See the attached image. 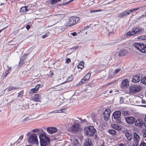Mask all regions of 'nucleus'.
<instances>
[{"label": "nucleus", "mask_w": 146, "mask_h": 146, "mask_svg": "<svg viewBox=\"0 0 146 146\" xmlns=\"http://www.w3.org/2000/svg\"><path fill=\"white\" fill-rule=\"evenodd\" d=\"M70 124L72 125L70 128V131L73 132H78L80 129V124L79 123V121L74 119H69Z\"/></svg>", "instance_id": "obj_1"}, {"label": "nucleus", "mask_w": 146, "mask_h": 146, "mask_svg": "<svg viewBox=\"0 0 146 146\" xmlns=\"http://www.w3.org/2000/svg\"><path fill=\"white\" fill-rule=\"evenodd\" d=\"M39 137L41 146H48L50 141V139L44 134L40 133Z\"/></svg>", "instance_id": "obj_2"}, {"label": "nucleus", "mask_w": 146, "mask_h": 146, "mask_svg": "<svg viewBox=\"0 0 146 146\" xmlns=\"http://www.w3.org/2000/svg\"><path fill=\"white\" fill-rule=\"evenodd\" d=\"M133 46L137 50L143 53H146V45L141 42H135Z\"/></svg>", "instance_id": "obj_3"}, {"label": "nucleus", "mask_w": 146, "mask_h": 146, "mask_svg": "<svg viewBox=\"0 0 146 146\" xmlns=\"http://www.w3.org/2000/svg\"><path fill=\"white\" fill-rule=\"evenodd\" d=\"M142 88V86L139 85H132L129 87V90L130 92L133 94L139 92Z\"/></svg>", "instance_id": "obj_4"}, {"label": "nucleus", "mask_w": 146, "mask_h": 146, "mask_svg": "<svg viewBox=\"0 0 146 146\" xmlns=\"http://www.w3.org/2000/svg\"><path fill=\"white\" fill-rule=\"evenodd\" d=\"M28 142L31 144H38V141L36 135L34 133L31 134L29 137Z\"/></svg>", "instance_id": "obj_5"}, {"label": "nucleus", "mask_w": 146, "mask_h": 146, "mask_svg": "<svg viewBox=\"0 0 146 146\" xmlns=\"http://www.w3.org/2000/svg\"><path fill=\"white\" fill-rule=\"evenodd\" d=\"M79 17H72L70 18L66 25V26H71L77 23L79 20Z\"/></svg>", "instance_id": "obj_6"}, {"label": "nucleus", "mask_w": 146, "mask_h": 146, "mask_svg": "<svg viewBox=\"0 0 146 146\" xmlns=\"http://www.w3.org/2000/svg\"><path fill=\"white\" fill-rule=\"evenodd\" d=\"M96 131L93 126H90L85 129V131L88 136H92L93 135Z\"/></svg>", "instance_id": "obj_7"}, {"label": "nucleus", "mask_w": 146, "mask_h": 146, "mask_svg": "<svg viewBox=\"0 0 146 146\" xmlns=\"http://www.w3.org/2000/svg\"><path fill=\"white\" fill-rule=\"evenodd\" d=\"M124 118L126 123L128 124H133L135 120V118L132 116L125 117Z\"/></svg>", "instance_id": "obj_8"}, {"label": "nucleus", "mask_w": 146, "mask_h": 146, "mask_svg": "<svg viewBox=\"0 0 146 146\" xmlns=\"http://www.w3.org/2000/svg\"><path fill=\"white\" fill-rule=\"evenodd\" d=\"M83 146H94L92 140L89 138L85 139L84 142Z\"/></svg>", "instance_id": "obj_9"}, {"label": "nucleus", "mask_w": 146, "mask_h": 146, "mask_svg": "<svg viewBox=\"0 0 146 146\" xmlns=\"http://www.w3.org/2000/svg\"><path fill=\"white\" fill-rule=\"evenodd\" d=\"M129 86V82L127 79H125L122 80L121 86V88L123 89L126 88Z\"/></svg>", "instance_id": "obj_10"}, {"label": "nucleus", "mask_w": 146, "mask_h": 146, "mask_svg": "<svg viewBox=\"0 0 146 146\" xmlns=\"http://www.w3.org/2000/svg\"><path fill=\"white\" fill-rule=\"evenodd\" d=\"M121 114V112L119 111H116L114 112L112 114V119L114 121L113 119H118L119 118Z\"/></svg>", "instance_id": "obj_11"}, {"label": "nucleus", "mask_w": 146, "mask_h": 146, "mask_svg": "<svg viewBox=\"0 0 146 146\" xmlns=\"http://www.w3.org/2000/svg\"><path fill=\"white\" fill-rule=\"evenodd\" d=\"M110 117V109H106L104 113V118L106 121H108Z\"/></svg>", "instance_id": "obj_12"}, {"label": "nucleus", "mask_w": 146, "mask_h": 146, "mask_svg": "<svg viewBox=\"0 0 146 146\" xmlns=\"http://www.w3.org/2000/svg\"><path fill=\"white\" fill-rule=\"evenodd\" d=\"M47 132L48 133L52 134L57 131V129L55 127H49L46 129Z\"/></svg>", "instance_id": "obj_13"}, {"label": "nucleus", "mask_w": 146, "mask_h": 146, "mask_svg": "<svg viewBox=\"0 0 146 146\" xmlns=\"http://www.w3.org/2000/svg\"><path fill=\"white\" fill-rule=\"evenodd\" d=\"M135 125L136 126L142 127L144 125L143 120L141 118H139L135 121Z\"/></svg>", "instance_id": "obj_14"}, {"label": "nucleus", "mask_w": 146, "mask_h": 146, "mask_svg": "<svg viewBox=\"0 0 146 146\" xmlns=\"http://www.w3.org/2000/svg\"><path fill=\"white\" fill-rule=\"evenodd\" d=\"M133 29L136 34L142 33L144 31L143 29H142L139 26L133 28Z\"/></svg>", "instance_id": "obj_15"}, {"label": "nucleus", "mask_w": 146, "mask_h": 146, "mask_svg": "<svg viewBox=\"0 0 146 146\" xmlns=\"http://www.w3.org/2000/svg\"><path fill=\"white\" fill-rule=\"evenodd\" d=\"M141 78L139 74H136L133 76L132 81L134 83H137L140 81Z\"/></svg>", "instance_id": "obj_16"}, {"label": "nucleus", "mask_w": 146, "mask_h": 146, "mask_svg": "<svg viewBox=\"0 0 146 146\" xmlns=\"http://www.w3.org/2000/svg\"><path fill=\"white\" fill-rule=\"evenodd\" d=\"M41 98L40 96L38 94H36L34 95L32 99L34 101L37 102H41L40 100Z\"/></svg>", "instance_id": "obj_17"}, {"label": "nucleus", "mask_w": 146, "mask_h": 146, "mask_svg": "<svg viewBox=\"0 0 146 146\" xmlns=\"http://www.w3.org/2000/svg\"><path fill=\"white\" fill-rule=\"evenodd\" d=\"M124 133L125 134L126 137L128 140H131L132 139L133 136L131 133L124 131Z\"/></svg>", "instance_id": "obj_18"}, {"label": "nucleus", "mask_w": 146, "mask_h": 146, "mask_svg": "<svg viewBox=\"0 0 146 146\" xmlns=\"http://www.w3.org/2000/svg\"><path fill=\"white\" fill-rule=\"evenodd\" d=\"M133 140L135 143H138L139 139H140L139 136L137 133L133 132Z\"/></svg>", "instance_id": "obj_19"}, {"label": "nucleus", "mask_w": 146, "mask_h": 146, "mask_svg": "<svg viewBox=\"0 0 146 146\" xmlns=\"http://www.w3.org/2000/svg\"><path fill=\"white\" fill-rule=\"evenodd\" d=\"M111 125L112 128L117 130H121L122 129L121 126L116 124H111Z\"/></svg>", "instance_id": "obj_20"}, {"label": "nucleus", "mask_w": 146, "mask_h": 146, "mask_svg": "<svg viewBox=\"0 0 146 146\" xmlns=\"http://www.w3.org/2000/svg\"><path fill=\"white\" fill-rule=\"evenodd\" d=\"M127 53V51L126 49H122L119 52L118 55L119 56H123L125 55Z\"/></svg>", "instance_id": "obj_21"}, {"label": "nucleus", "mask_w": 146, "mask_h": 146, "mask_svg": "<svg viewBox=\"0 0 146 146\" xmlns=\"http://www.w3.org/2000/svg\"><path fill=\"white\" fill-rule=\"evenodd\" d=\"M121 70V69L120 68H119L115 70L114 72L113 73V75H112V74L110 75V78L113 77L116 74H117Z\"/></svg>", "instance_id": "obj_22"}, {"label": "nucleus", "mask_w": 146, "mask_h": 146, "mask_svg": "<svg viewBox=\"0 0 146 146\" xmlns=\"http://www.w3.org/2000/svg\"><path fill=\"white\" fill-rule=\"evenodd\" d=\"M136 34L135 33L134 31V30L133 29V30L131 31H129L127 32L126 34V35L127 36H133V35H135Z\"/></svg>", "instance_id": "obj_23"}, {"label": "nucleus", "mask_w": 146, "mask_h": 146, "mask_svg": "<svg viewBox=\"0 0 146 146\" xmlns=\"http://www.w3.org/2000/svg\"><path fill=\"white\" fill-rule=\"evenodd\" d=\"M123 12L125 17L132 13L130 9H127L125 11H124Z\"/></svg>", "instance_id": "obj_24"}, {"label": "nucleus", "mask_w": 146, "mask_h": 146, "mask_svg": "<svg viewBox=\"0 0 146 146\" xmlns=\"http://www.w3.org/2000/svg\"><path fill=\"white\" fill-rule=\"evenodd\" d=\"M91 76V74L90 73H87L86 76L83 78L85 81H88L89 79Z\"/></svg>", "instance_id": "obj_25"}, {"label": "nucleus", "mask_w": 146, "mask_h": 146, "mask_svg": "<svg viewBox=\"0 0 146 146\" xmlns=\"http://www.w3.org/2000/svg\"><path fill=\"white\" fill-rule=\"evenodd\" d=\"M18 88L17 87H13V86H11L9 87V88L7 89V92H9L12 90H17L18 89Z\"/></svg>", "instance_id": "obj_26"}, {"label": "nucleus", "mask_w": 146, "mask_h": 146, "mask_svg": "<svg viewBox=\"0 0 146 146\" xmlns=\"http://www.w3.org/2000/svg\"><path fill=\"white\" fill-rule=\"evenodd\" d=\"M84 68V62L82 61L80 62L78 66V69H82Z\"/></svg>", "instance_id": "obj_27"}, {"label": "nucleus", "mask_w": 146, "mask_h": 146, "mask_svg": "<svg viewBox=\"0 0 146 146\" xmlns=\"http://www.w3.org/2000/svg\"><path fill=\"white\" fill-rule=\"evenodd\" d=\"M117 16L121 18H123L125 17L123 11L121 13H118L117 14Z\"/></svg>", "instance_id": "obj_28"}, {"label": "nucleus", "mask_w": 146, "mask_h": 146, "mask_svg": "<svg viewBox=\"0 0 146 146\" xmlns=\"http://www.w3.org/2000/svg\"><path fill=\"white\" fill-rule=\"evenodd\" d=\"M73 146H80V143L77 139H75L74 141Z\"/></svg>", "instance_id": "obj_29"}, {"label": "nucleus", "mask_w": 146, "mask_h": 146, "mask_svg": "<svg viewBox=\"0 0 146 146\" xmlns=\"http://www.w3.org/2000/svg\"><path fill=\"white\" fill-rule=\"evenodd\" d=\"M141 82L143 84L146 85V75L141 80Z\"/></svg>", "instance_id": "obj_30"}, {"label": "nucleus", "mask_w": 146, "mask_h": 146, "mask_svg": "<svg viewBox=\"0 0 146 146\" xmlns=\"http://www.w3.org/2000/svg\"><path fill=\"white\" fill-rule=\"evenodd\" d=\"M37 91V90H36V89L35 88L30 89L29 91V93L30 94H32L34 93H36Z\"/></svg>", "instance_id": "obj_31"}, {"label": "nucleus", "mask_w": 146, "mask_h": 146, "mask_svg": "<svg viewBox=\"0 0 146 146\" xmlns=\"http://www.w3.org/2000/svg\"><path fill=\"white\" fill-rule=\"evenodd\" d=\"M23 90L20 91L18 94V97H22L23 96Z\"/></svg>", "instance_id": "obj_32"}, {"label": "nucleus", "mask_w": 146, "mask_h": 146, "mask_svg": "<svg viewBox=\"0 0 146 146\" xmlns=\"http://www.w3.org/2000/svg\"><path fill=\"white\" fill-rule=\"evenodd\" d=\"M73 76L72 75H71L70 76L68 77L67 79V81L68 82H71L73 80Z\"/></svg>", "instance_id": "obj_33"}, {"label": "nucleus", "mask_w": 146, "mask_h": 146, "mask_svg": "<svg viewBox=\"0 0 146 146\" xmlns=\"http://www.w3.org/2000/svg\"><path fill=\"white\" fill-rule=\"evenodd\" d=\"M62 0H51V4L52 5H54L55 4L58 2L60 1H61Z\"/></svg>", "instance_id": "obj_34"}, {"label": "nucleus", "mask_w": 146, "mask_h": 146, "mask_svg": "<svg viewBox=\"0 0 146 146\" xmlns=\"http://www.w3.org/2000/svg\"><path fill=\"white\" fill-rule=\"evenodd\" d=\"M116 132L115 130L110 129V134L113 135L116 134Z\"/></svg>", "instance_id": "obj_35"}, {"label": "nucleus", "mask_w": 146, "mask_h": 146, "mask_svg": "<svg viewBox=\"0 0 146 146\" xmlns=\"http://www.w3.org/2000/svg\"><path fill=\"white\" fill-rule=\"evenodd\" d=\"M73 1V0H70V1L67 2H66V3H63V4H60V5H61V6H65V5H67V4H68L69 3H70L72 2V1Z\"/></svg>", "instance_id": "obj_36"}, {"label": "nucleus", "mask_w": 146, "mask_h": 146, "mask_svg": "<svg viewBox=\"0 0 146 146\" xmlns=\"http://www.w3.org/2000/svg\"><path fill=\"white\" fill-rule=\"evenodd\" d=\"M85 81V80H84L83 78H82L81 81H80L78 83L77 85L78 86L82 84V83H84Z\"/></svg>", "instance_id": "obj_37"}, {"label": "nucleus", "mask_w": 146, "mask_h": 146, "mask_svg": "<svg viewBox=\"0 0 146 146\" xmlns=\"http://www.w3.org/2000/svg\"><path fill=\"white\" fill-rule=\"evenodd\" d=\"M26 9V8L25 7H22L20 9V11L22 12H25Z\"/></svg>", "instance_id": "obj_38"}, {"label": "nucleus", "mask_w": 146, "mask_h": 146, "mask_svg": "<svg viewBox=\"0 0 146 146\" xmlns=\"http://www.w3.org/2000/svg\"><path fill=\"white\" fill-rule=\"evenodd\" d=\"M40 131V129H33L31 131L33 133H35L37 132H39Z\"/></svg>", "instance_id": "obj_39"}, {"label": "nucleus", "mask_w": 146, "mask_h": 146, "mask_svg": "<svg viewBox=\"0 0 146 146\" xmlns=\"http://www.w3.org/2000/svg\"><path fill=\"white\" fill-rule=\"evenodd\" d=\"M29 105L28 104L26 105H23L22 106L21 109H22V110L25 109Z\"/></svg>", "instance_id": "obj_40"}, {"label": "nucleus", "mask_w": 146, "mask_h": 146, "mask_svg": "<svg viewBox=\"0 0 146 146\" xmlns=\"http://www.w3.org/2000/svg\"><path fill=\"white\" fill-rule=\"evenodd\" d=\"M49 34V32H48L47 33H46L44 35H43V36H42V38H46V37H47V36H48Z\"/></svg>", "instance_id": "obj_41"}, {"label": "nucleus", "mask_w": 146, "mask_h": 146, "mask_svg": "<svg viewBox=\"0 0 146 146\" xmlns=\"http://www.w3.org/2000/svg\"><path fill=\"white\" fill-rule=\"evenodd\" d=\"M116 121V123H121V121L119 118H118V119H113Z\"/></svg>", "instance_id": "obj_42"}, {"label": "nucleus", "mask_w": 146, "mask_h": 146, "mask_svg": "<svg viewBox=\"0 0 146 146\" xmlns=\"http://www.w3.org/2000/svg\"><path fill=\"white\" fill-rule=\"evenodd\" d=\"M141 8V7H137V8H134L133 9H131V12L132 13L134 11H135Z\"/></svg>", "instance_id": "obj_43"}, {"label": "nucleus", "mask_w": 146, "mask_h": 146, "mask_svg": "<svg viewBox=\"0 0 146 146\" xmlns=\"http://www.w3.org/2000/svg\"><path fill=\"white\" fill-rule=\"evenodd\" d=\"M127 114H128V111H123L122 113V115H124V116L127 115Z\"/></svg>", "instance_id": "obj_44"}, {"label": "nucleus", "mask_w": 146, "mask_h": 146, "mask_svg": "<svg viewBox=\"0 0 146 146\" xmlns=\"http://www.w3.org/2000/svg\"><path fill=\"white\" fill-rule=\"evenodd\" d=\"M146 15V12H145L143 14V15H141V16H140V17H139L138 18L140 19V18H143L144 17H145L146 16V15Z\"/></svg>", "instance_id": "obj_45"}, {"label": "nucleus", "mask_w": 146, "mask_h": 146, "mask_svg": "<svg viewBox=\"0 0 146 146\" xmlns=\"http://www.w3.org/2000/svg\"><path fill=\"white\" fill-rule=\"evenodd\" d=\"M23 58H21L20 59V60L19 62V64H23Z\"/></svg>", "instance_id": "obj_46"}, {"label": "nucleus", "mask_w": 146, "mask_h": 146, "mask_svg": "<svg viewBox=\"0 0 146 146\" xmlns=\"http://www.w3.org/2000/svg\"><path fill=\"white\" fill-rule=\"evenodd\" d=\"M139 146H146V143L144 142H142Z\"/></svg>", "instance_id": "obj_47"}, {"label": "nucleus", "mask_w": 146, "mask_h": 146, "mask_svg": "<svg viewBox=\"0 0 146 146\" xmlns=\"http://www.w3.org/2000/svg\"><path fill=\"white\" fill-rule=\"evenodd\" d=\"M40 84H37L36 86L35 87V89H36V90H37V91H38L39 88L40 87Z\"/></svg>", "instance_id": "obj_48"}, {"label": "nucleus", "mask_w": 146, "mask_h": 146, "mask_svg": "<svg viewBox=\"0 0 146 146\" xmlns=\"http://www.w3.org/2000/svg\"><path fill=\"white\" fill-rule=\"evenodd\" d=\"M71 34L73 36H75L77 35V34L76 32H74L73 33H71Z\"/></svg>", "instance_id": "obj_49"}, {"label": "nucleus", "mask_w": 146, "mask_h": 146, "mask_svg": "<svg viewBox=\"0 0 146 146\" xmlns=\"http://www.w3.org/2000/svg\"><path fill=\"white\" fill-rule=\"evenodd\" d=\"M59 112V110H56L53 111L51 113H56Z\"/></svg>", "instance_id": "obj_50"}, {"label": "nucleus", "mask_w": 146, "mask_h": 146, "mask_svg": "<svg viewBox=\"0 0 146 146\" xmlns=\"http://www.w3.org/2000/svg\"><path fill=\"white\" fill-rule=\"evenodd\" d=\"M71 60L70 58H67L66 61V62H67V63H69L70 62Z\"/></svg>", "instance_id": "obj_51"}, {"label": "nucleus", "mask_w": 146, "mask_h": 146, "mask_svg": "<svg viewBox=\"0 0 146 146\" xmlns=\"http://www.w3.org/2000/svg\"><path fill=\"white\" fill-rule=\"evenodd\" d=\"M23 135H21L20 137H19V138L18 139V140H21L23 139Z\"/></svg>", "instance_id": "obj_52"}, {"label": "nucleus", "mask_w": 146, "mask_h": 146, "mask_svg": "<svg viewBox=\"0 0 146 146\" xmlns=\"http://www.w3.org/2000/svg\"><path fill=\"white\" fill-rule=\"evenodd\" d=\"M120 102L121 103H123V98H120Z\"/></svg>", "instance_id": "obj_53"}, {"label": "nucleus", "mask_w": 146, "mask_h": 146, "mask_svg": "<svg viewBox=\"0 0 146 146\" xmlns=\"http://www.w3.org/2000/svg\"><path fill=\"white\" fill-rule=\"evenodd\" d=\"M31 27L30 26V25H27L26 27V28L28 30Z\"/></svg>", "instance_id": "obj_54"}, {"label": "nucleus", "mask_w": 146, "mask_h": 146, "mask_svg": "<svg viewBox=\"0 0 146 146\" xmlns=\"http://www.w3.org/2000/svg\"><path fill=\"white\" fill-rule=\"evenodd\" d=\"M117 81V80H115L110 82V85L115 83Z\"/></svg>", "instance_id": "obj_55"}, {"label": "nucleus", "mask_w": 146, "mask_h": 146, "mask_svg": "<svg viewBox=\"0 0 146 146\" xmlns=\"http://www.w3.org/2000/svg\"><path fill=\"white\" fill-rule=\"evenodd\" d=\"M100 10H96V11H95V10H91L90 11V12L91 13H94V12H98L99 11H100Z\"/></svg>", "instance_id": "obj_56"}, {"label": "nucleus", "mask_w": 146, "mask_h": 146, "mask_svg": "<svg viewBox=\"0 0 146 146\" xmlns=\"http://www.w3.org/2000/svg\"><path fill=\"white\" fill-rule=\"evenodd\" d=\"M138 143H135L132 146H138Z\"/></svg>", "instance_id": "obj_57"}, {"label": "nucleus", "mask_w": 146, "mask_h": 146, "mask_svg": "<svg viewBox=\"0 0 146 146\" xmlns=\"http://www.w3.org/2000/svg\"><path fill=\"white\" fill-rule=\"evenodd\" d=\"M137 38L138 39H139L143 40V36H138Z\"/></svg>", "instance_id": "obj_58"}, {"label": "nucleus", "mask_w": 146, "mask_h": 146, "mask_svg": "<svg viewBox=\"0 0 146 146\" xmlns=\"http://www.w3.org/2000/svg\"><path fill=\"white\" fill-rule=\"evenodd\" d=\"M143 40H146V35L144 36H143Z\"/></svg>", "instance_id": "obj_59"}, {"label": "nucleus", "mask_w": 146, "mask_h": 146, "mask_svg": "<svg viewBox=\"0 0 146 146\" xmlns=\"http://www.w3.org/2000/svg\"><path fill=\"white\" fill-rule=\"evenodd\" d=\"M9 73V72L7 70L5 72V76H7L8 74Z\"/></svg>", "instance_id": "obj_60"}, {"label": "nucleus", "mask_w": 146, "mask_h": 146, "mask_svg": "<svg viewBox=\"0 0 146 146\" xmlns=\"http://www.w3.org/2000/svg\"><path fill=\"white\" fill-rule=\"evenodd\" d=\"M26 7V10H25V12H27V11H28L29 10V9L27 8L28 7Z\"/></svg>", "instance_id": "obj_61"}, {"label": "nucleus", "mask_w": 146, "mask_h": 146, "mask_svg": "<svg viewBox=\"0 0 146 146\" xmlns=\"http://www.w3.org/2000/svg\"><path fill=\"white\" fill-rule=\"evenodd\" d=\"M28 54H25L24 55L23 57L25 58H26V56H27Z\"/></svg>", "instance_id": "obj_62"}, {"label": "nucleus", "mask_w": 146, "mask_h": 146, "mask_svg": "<svg viewBox=\"0 0 146 146\" xmlns=\"http://www.w3.org/2000/svg\"><path fill=\"white\" fill-rule=\"evenodd\" d=\"M86 120L85 119H83V121H82L83 123L84 122H86Z\"/></svg>", "instance_id": "obj_63"}, {"label": "nucleus", "mask_w": 146, "mask_h": 146, "mask_svg": "<svg viewBox=\"0 0 146 146\" xmlns=\"http://www.w3.org/2000/svg\"><path fill=\"white\" fill-rule=\"evenodd\" d=\"M119 146H125L123 144L120 143L119 144Z\"/></svg>", "instance_id": "obj_64"}]
</instances>
